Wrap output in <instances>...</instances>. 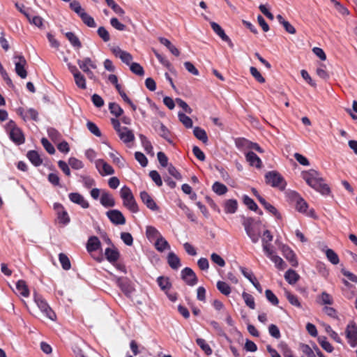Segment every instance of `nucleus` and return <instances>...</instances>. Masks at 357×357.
I'll list each match as a JSON object with an SVG mask.
<instances>
[{
  "mask_svg": "<svg viewBox=\"0 0 357 357\" xmlns=\"http://www.w3.org/2000/svg\"><path fill=\"white\" fill-rule=\"evenodd\" d=\"M302 177L305 182L316 191L322 195H329L331 192V188L328 184L324 183L320 174L314 169H310L302 172Z\"/></svg>",
  "mask_w": 357,
  "mask_h": 357,
  "instance_id": "f257e3e1",
  "label": "nucleus"
},
{
  "mask_svg": "<svg viewBox=\"0 0 357 357\" xmlns=\"http://www.w3.org/2000/svg\"><path fill=\"white\" fill-rule=\"evenodd\" d=\"M5 130L10 139L16 145H21L25 142V135L22 130L17 126L13 120H10L6 123Z\"/></svg>",
  "mask_w": 357,
  "mask_h": 357,
  "instance_id": "f03ea898",
  "label": "nucleus"
},
{
  "mask_svg": "<svg viewBox=\"0 0 357 357\" xmlns=\"http://www.w3.org/2000/svg\"><path fill=\"white\" fill-rule=\"evenodd\" d=\"M120 196L123 200V205L130 212L136 213L139 211L137 203L130 188L123 186L120 190Z\"/></svg>",
  "mask_w": 357,
  "mask_h": 357,
  "instance_id": "7ed1b4c3",
  "label": "nucleus"
},
{
  "mask_svg": "<svg viewBox=\"0 0 357 357\" xmlns=\"http://www.w3.org/2000/svg\"><path fill=\"white\" fill-rule=\"evenodd\" d=\"M257 223L252 218H244L242 222L247 235L253 243H257L261 237V230Z\"/></svg>",
  "mask_w": 357,
  "mask_h": 357,
  "instance_id": "20e7f679",
  "label": "nucleus"
},
{
  "mask_svg": "<svg viewBox=\"0 0 357 357\" xmlns=\"http://www.w3.org/2000/svg\"><path fill=\"white\" fill-rule=\"evenodd\" d=\"M265 181L268 185L284 190L287 183L283 176L276 171H270L265 174Z\"/></svg>",
  "mask_w": 357,
  "mask_h": 357,
  "instance_id": "39448f33",
  "label": "nucleus"
},
{
  "mask_svg": "<svg viewBox=\"0 0 357 357\" xmlns=\"http://www.w3.org/2000/svg\"><path fill=\"white\" fill-rule=\"evenodd\" d=\"M34 301L40 310V311L50 319L54 321L56 318V315L54 312L52 310V308L49 306L47 301L43 298V297L37 294H33Z\"/></svg>",
  "mask_w": 357,
  "mask_h": 357,
  "instance_id": "423d86ee",
  "label": "nucleus"
},
{
  "mask_svg": "<svg viewBox=\"0 0 357 357\" xmlns=\"http://www.w3.org/2000/svg\"><path fill=\"white\" fill-rule=\"evenodd\" d=\"M291 197L296 202V209L298 212L304 213L312 218H316L314 210L312 208L307 211V203L297 192H292Z\"/></svg>",
  "mask_w": 357,
  "mask_h": 357,
  "instance_id": "0eeeda50",
  "label": "nucleus"
},
{
  "mask_svg": "<svg viewBox=\"0 0 357 357\" xmlns=\"http://www.w3.org/2000/svg\"><path fill=\"white\" fill-rule=\"evenodd\" d=\"M345 335L351 347H355L357 346V325L354 321H351L347 326Z\"/></svg>",
  "mask_w": 357,
  "mask_h": 357,
  "instance_id": "6e6552de",
  "label": "nucleus"
},
{
  "mask_svg": "<svg viewBox=\"0 0 357 357\" xmlns=\"http://www.w3.org/2000/svg\"><path fill=\"white\" fill-rule=\"evenodd\" d=\"M15 61V70L18 76L22 79H24L27 76V72L25 69L26 65V61L24 56L17 55L14 56Z\"/></svg>",
  "mask_w": 357,
  "mask_h": 357,
  "instance_id": "1a4fd4ad",
  "label": "nucleus"
},
{
  "mask_svg": "<svg viewBox=\"0 0 357 357\" xmlns=\"http://www.w3.org/2000/svg\"><path fill=\"white\" fill-rule=\"evenodd\" d=\"M182 280L189 286H195L198 282V278L193 271L189 267L184 268L181 273Z\"/></svg>",
  "mask_w": 357,
  "mask_h": 357,
  "instance_id": "9d476101",
  "label": "nucleus"
},
{
  "mask_svg": "<svg viewBox=\"0 0 357 357\" xmlns=\"http://www.w3.org/2000/svg\"><path fill=\"white\" fill-rule=\"evenodd\" d=\"M106 215L110 222L114 225H124L126 223V220L124 215L117 209L107 211Z\"/></svg>",
  "mask_w": 357,
  "mask_h": 357,
  "instance_id": "9b49d317",
  "label": "nucleus"
},
{
  "mask_svg": "<svg viewBox=\"0 0 357 357\" xmlns=\"http://www.w3.org/2000/svg\"><path fill=\"white\" fill-rule=\"evenodd\" d=\"M54 209L56 212L57 218L60 223L67 225L70 222L69 215L61 204L54 203Z\"/></svg>",
  "mask_w": 357,
  "mask_h": 357,
  "instance_id": "f8f14e48",
  "label": "nucleus"
},
{
  "mask_svg": "<svg viewBox=\"0 0 357 357\" xmlns=\"http://www.w3.org/2000/svg\"><path fill=\"white\" fill-rule=\"evenodd\" d=\"M116 282L121 291L127 296H130L132 293L134 291V288L130 284L129 280L126 278H117Z\"/></svg>",
  "mask_w": 357,
  "mask_h": 357,
  "instance_id": "ddd939ff",
  "label": "nucleus"
},
{
  "mask_svg": "<svg viewBox=\"0 0 357 357\" xmlns=\"http://www.w3.org/2000/svg\"><path fill=\"white\" fill-rule=\"evenodd\" d=\"M95 163L96 168L102 176L112 175L114 173L113 167L105 162L104 160L98 159Z\"/></svg>",
  "mask_w": 357,
  "mask_h": 357,
  "instance_id": "4468645a",
  "label": "nucleus"
},
{
  "mask_svg": "<svg viewBox=\"0 0 357 357\" xmlns=\"http://www.w3.org/2000/svg\"><path fill=\"white\" fill-rule=\"evenodd\" d=\"M154 129L158 132L159 135L164 138L169 144H172L171 139V132L169 129L161 122H156L154 125Z\"/></svg>",
  "mask_w": 357,
  "mask_h": 357,
  "instance_id": "2eb2a0df",
  "label": "nucleus"
},
{
  "mask_svg": "<svg viewBox=\"0 0 357 357\" xmlns=\"http://www.w3.org/2000/svg\"><path fill=\"white\" fill-rule=\"evenodd\" d=\"M213 31L225 42L227 43L230 47H234V44L231 42L229 36L225 33V31L222 27L216 22H211L210 23Z\"/></svg>",
  "mask_w": 357,
  "mask_h": 357,
  "instance_id": "dca6fc26",
  "label": "nucleus"
},
{
  "mask_svg": "<svg viewBox=\"0 0 357 357\" xmlns=\"http://www.w3.org/2000/svg\"><path fill=\"white\" fill-rule=\"evenodd\" d=\"M112 52L115 56L119 57L126 64H131L132 56L129 52L122 50L119 47L112 48Z\"/></svg>",
  "mask_w": 357,
  "mask_h": 357,
  "instance_id": "f3484780",
  "label": "nucleus"
},
{
  "mask_svg": "<svg viewBox=\"0 0 357 357\" xmlns=\"http://www.w3.org/2000/svg\"><path fill=\"white\" fill-rule=\"evenodd\" d=\"M283 256L289 261L291 265L294 267H297L298 265L296 254L288 245H282L281 248Z\"/></svg>",
  "mask_w": 357,
  "mask_h": 357,
  "instance_id": "a211bd4d",
  "label": "nucleus"
},
{
  "mask_svg": "<svg viewBox=\"0 0 357 357\" xmlns=\"http://www.w3.org/2000/svg\"><path fill=\"white\" fill-rule=\"evenodd\" d=\"M140 198L142 202L149 208L150 210L156 211H158L159 207L151 197V195L146 191L140 192Z\"/></svg>",
  "mask_w": 357,
  "mask_h": 357,
  "instance_id": "6ab92c4d",
  "label": "nucleus"
},
{
  "mask_svg": "<svg viewBox=\"0 0 357 357\" xmlns=\"http://www.w3.org/2000/svg\"><path fill=\"white\" fill-rule=\"evenodd\" d=\"M70 200L78 205L83 208H88L89 207V202L84 199V197L78 192H71L68 195Z\"/></svg>",
  "mask_w": 357,
  "mask_h": 357,
  "instance_id": "aec40b11",
  "label": "nucleus"
},
{
  "mask_svg": "<svg viewBox=\"0 0 357 357\" xmlns=\"http://www.w3.org/2000/svg\"><path fill=\"white\" fill-rule=\"evenodd\" d=\"M100 204L105 208L114 207L115 200L111 193L107 191H102L100 199Z\"/></svg>",
  "mask_w": 357,
  "mask_h": 357,
  "instance_id": "412c9836",
  "label": "nucleus"
},
{
  "mask_svg": "<svg viewBox=\"0 0 357 357\" xmlns=\"http://www.w3.org/2000/svg\"><path fill=\"white\" fill-rule=\"evenodd\" d=\"M245 159L250 165L260 169L262 167V162L259 157L253 151H248L245 153Z\"/></svg>",
  "mask_w": 357,
  "mask_h": 357,
  "instance_id": "4be33fe9",
  "label": "nucleus"
},
{
  "mask_svg": "<svg viewBox=\"0 0 357 357\" xmlns=\"http://www.w3.org/2000/svg\"><path fill=\"white\" fill-rule=\"evenodd\" d=\"M240 269L243 276L253 284V286L257 289L259 292L261 293L262 287L253 273L252 272H248L246 268L243 267H241Z\"/></svg>",
  "mask_w": 357,
  "mask_h": 357,
  "instance_id": "5701e85b",
  "label": "nucleus"
},
{
  "mask_svg": "<svg viewBox=\"0 0 357 357\" xmlns=\"http://www.w3.org/2000/svg\"><path fill=\"white\" fill-rule=\"evenodd\" d=\"M118 135L119 138L126 144L135 140V135L132 131L127 127H123V130Z\"/></svg>",
  "mask_w": 357,
  "mask_h": 357,
  "instance_id": "b1692460",
  "label": "nucleus"
},
{
  "mask_svg": "<svg viewBox=\"0 0 357 357\" xmlns=\"http://www.w3.org/2000/svg\"><path fill=\"white\" fill-rule=\"evenodd\" d=\"M101 243L97 236H93L89 238L86 243V250L89 253L100 248Z\"/></svg>",
  "mask_w": 357,
  "mask_h": 357,
  "instance_id": "393cba45",
  "label": "nucleus"
},
{
  "mask_svg": "<svg viewBox=\"0 0 357 357\" xmlns=\"http://www.w3.org/2000/svg\"><path fill=\"white\" fill-rule=\"evenodd\" d=\"M77 64L83 72L89 70V67L93 69L97 68L96 64L89 57H86L83 60L78 59Z\"/></svg>",
  "mask_w": 357,
  "mask_h": 357,
  "instance_id": "a878e982",
  "label": "nucleus"
},
{
  "mask_svg": "<svg viewBox=\"0 0 357 357\" xmlns=\"http://www.w3.org/2000/svg\"><path fill=\"white\" fill-rule=\"evenodd\" d=\"M105 255L107 260L110 263L116 262L120 255L117 249H112L109 248L105 249Z\"/></svg>",
  "mask_w": 357,
  "mask_h": 357,
  "instance_id": "bb28decb",
  "label": "nucleus"
},
{
  "mask_svg": "<svg viewBox=\"0 0 357 357\" xmlns=\"http://www.w3.org/2000/svg\"><path fill=\"white\" fill-rule=\"evenodd\" d=\"M16 289L17 293L23 297H28L29 296V289L26 282L23 280H20L17 282Z\"/></svg>",
  "mask_w": 357,
  "mask_h": 357,
  "instance_id": "cd10ccee",
  "label": "nucleus"
},
{
  "mask_svg": "<svg viewBox=\"0 0 357 357\" xmlns=\"http://www.w3.org/2000/svg\"><path fill=\"white\" fill-rule=\"evenodd\" d=\"M157 283L160 289L165 293H167L172 287V283L167 277L159 276L157 278Z\"/></svg>",
  "mask_w": 357,
  "mask_h": 357,
  "instance_id": "c85d7f7f",
  "label": "nucleus"
},
{
  "mask_svg": "<svg viewBox=\"0 0 357 357\" xmlns=\"http://www.w3.org/2000/svg\"><path fill=\"white\" fill-rule=\"evenodd\" d=\"M237 208L238 202L234 199L227 200L224 204V210L226 213H234Z\"/></svg>",
  "mask_w": 357,
  "mask_h": 357,
  "instance_id": "c756f323",
  "label": "nucleus"
},
{
  "mask_svg": "<svg viewBox=\"0 0 357 357\" xmlns=\"http://www.w3.org/2000/svg\"><path fill=\"white\" fill-rule=\"evenodd\" d=\"M167 262L169 266L174 270L178 269L181 266L180 259L174 252L168 254Z\"/></svg>",
  "mask_w": 357,
  "mask_h": 357,
  "instance_id": "7c9ffc66",
  "label": "nucleus"
},
{
  "mask_svg": "<svg viewBox=\"0 0 357 357\" xmlns=\"http://www.w3.org/2000/svg\"><path fill=\"white\" fill-rule=\"evenodd\" d=\"M26 156L30 162L36 167L40 166L43 162L40 155L36 151H28Z\"/></svg>",
  "mask_w": 357,
  "mask_h": 357,
  "instance_id": "2f4dec72",
  "label": "nucleus"
},
{
  "mask_svg": "<svg viewBox=\"0 0 357 357\" xmlns=\"http://www.w3.org/2000/svg\"><path fill=\"white\" fill-rule=\"evenodd\" d=\"M284 278L290 284H294L299 280V275L292 269H289L284 274Z\"/></svg>",
  "mask_w": 357,
  "mask_h": 357,
  "instance_id": "473e14b6",
  "label": "nucleus"
},
{
  "mask_svg": "<svg viewBox=\"0 0 357 357\" xmlns=\"http://www.w3.org/2000/svg\"><path fill=\"white\" fill-rule=\"evenodd\" d=\"M159 41L161 44L167 47V49L171 52L172 54L176 56H178L180 54L179 50L172 44V43L167 38L160 37L159 38Z\"/></svg>",
  "mask_w": 357,
  "mask_h": 357,
  "instance_id": "72a5a7b5",
  "label": "nucleus"
},
{
  "mask_svg": "<svg viewBox=\"0 0 357 357\" xmlns=\"http://www.w3.org/2000/svg\"><path fill=\"white\" fill-rule=\"evenodd\" d=\"M155 248L159 252H163L170 248L169 243L162 236V235L156 240Z\"/></svg>",
  "mask_w": 357,
  "mask_h": 357,
  "instance_id": "f704fd0d",
  "label": "nucleus"
},
{
  "mask_svg": "<svg viewBox=\"0 0 357 357\" xmlns=\"http://www.w3.org/2000/svg\"><path fill=\"white\" fill-rule=\"evenodd\" d=\"M146 236L149 241H153L154 239H158L161 234L159 231L153 226H147L146 228Z\"/></svg>",
  "mask_w": 357,
  "mask_h": 357,
  "instance_id": "c9c22d12",
  "label": "nucleus"
},
{
  "mask_svg": "<svg viewBox=\"0 0 357 357\" xmlns=\"http://www.w3.org/2000/svg\"><path fill=\"white\" fill-rule=\"evenodd\" d=\"M195 137L199 140L202 141L204 144L208 142V137L206 131L200 127H195L193 130Z\"/></svg>",
  "mask_w": 357,
  "mask_h": 357,
  "instance_id": "e433bc0d",
  "label": "nucleus"
},
{
  "mask_svg": "<svg viewBox=\"0 0 357 357\" xmlns=\"http://www.w3.org/2000/svg\"><path fill=\"white\" fill-rule=\"evenodd\" d=\"M66 38L69 40L70 44L77 49L82 47V43L78 37L73 32H67L65 33Z\"/></svg>",
  "mask_w": 357,
  "mask_h": 357,
  "instance_id": "4c0bfd02",
  "label": "nucleus"
},
{
  "mask_svg": "<svg viewBox=\"0 0 357 357\" xmlns=\"http://www.w3.org/2000/svg\"><path fill=\"white\" fill-rule=\"evenodd\" d=\"M216 287L218 291L225 296H229L231 292V287L225 282L218 281Z\"/></svg>",
  "mask_w": 357,
  "mask_h": 357,
  "instance_id": "58836bf2",
  "label": "nucleus"
},
{
  "mask_svg": "<svg viewBox=\"0 0 357 357\" xmlns=\"http://www.w3.org/2000/svg\"><path fill=\"white\" fill-rule=\"evenodd\" d=\"M235 145L236 148L243 151L248 149L250 140L244 137H238L234 139Z\"/></svg>",
  "mask_w": 357,
  "mask_h": 357,
  "instance_id": "ea45409f",
  "label": "nucleus"
},
{
  "mask_svg": "<svg viewBox=\"0 0 357 357\" xmlns=\"http://www.w3.org/2000/svg\"><path fill=\"white\" fill-rule=\"evenodd\" d=\"M79 17L82 22L89 27L93 28L96 26V23L94 19L85 11L82 13Z\"/></svg>",
  "mask_w": 357,
  "mask_h": 357,
  "instance_id": "a19ab883",
  "label": "nucleus"
},
{
  "mask_svg": "<svg viewBox=\"0 0 357 357\" xmlns=\"http://www.w3.org/2000/svg\"><path fill=\"white\" fill-rule=\"evenodd\" d=\"M268 258L275 264L276 268L279 270H284L287 267L286 263L280 257L273 254Z\"/></svg>",
  "mask_w": 357,
  "mask_h": 357,
  "instance_id": "79ce46f5",
  "label": "nucleus"
},
{
  "mask_svg": "<svg viewBox=\"0 0 357 357\" xmlns=\"http://www.w3.org/2000/svg\"><path fill=\"white\" fill-rule=\"evenodd\" d=\"M285 296L290 304H291L292 305H294L296 307L302 308V305H301V302L299 301L298 298L296 295H294V294H291V292L286 291Z\"/></svg>",
  "mask_w": 357,
  "mask_h": 357,
  "instance_id": "37998d69",
  "label": "nucleus"
},
{
  "mask_svg": "<svg viewBox=\"0 0 357 357\" xmlns=\"http://www.w3.org/2000/svg\"><path fill=\"white\" fill-rule=\"evenodd\" d=\"M139 137L141 141L142 145L144 147V150L146 151V153H152L153 148L148 138L142 134H140L139 135Z\"/></svg>",
  "mask_w": 357,
  "mask_h": 357,
  "instance_id": "c03bdc74",
  "label": "nucleus"
},
{
  "mask_svg": "<svg viewBox=\"0 0 357 357\" xmlns=\"http://www.w3.org/2000/svg\"><path fill=\"white\" fill-rule=\"evenodd\" d=\"M107 5L110 7L117 15L122 16L125 14L124 10L119 6L114 0H105Z\"/></svg>",
  "mask_w": 357,
  "mask_h": 357,
  "instance_id": "a18cd8bd",
  "label": "nucleus"
},
{
  "mask_svg": "<svg viewBox=\"0 0 357 357\" xmlns=\"http://www.w3.org/2000/svg\"><path fill=\"white\" fill-rule=\"evenodd\" d=\"M109 109L110 113L116 117H119L123 114V109L116 102H110L109 104Z\"/></svg>",
  "mask_w": 357,
  "mask_h": 357,
  "instance_id": "49530a36",
  "label": "nucleus"
},
{
  "mask_svg": "<svg viewBox=\"0 0 357 357\" xmlns=\"http://www.w3.org/2000/svg\"><path fill=\"white\" fill-rule=\"evenodd\" d=\"M212 189L214 192H215L218 195H225L228 189L227 186L218 181H216L213 183L212 186Z\"/></svg>",
  "mask_w": 357,
  "mask_h": 357,
  "instance_id": "de8ad7c7",
  "label": "nucleus"
},
{
  "mask_svg": "<svg viewBox=\"0 0 357 357\" xmlns=\"http://www.w3.org/2000/svg\"><path fill=\"white\" fill-rule=\"evenodd\" d=\"M197 344L204 351L206 355H211L213 352L210 346L206 343V340L202 338H197L196 340Z\"/></svg>",
  "mask_w": 357,
  "mask_h": 357,
  "instance_id": "09e8293b",
  "label": "nucleus"
},
{
  "mask_svg": "<svg viewBox=\"0 0 357 357\" xmlns=\"http://www.w3.org/2000/svg\"><path fill=\"white\" fill-rule=\"evenodd\" d=\"M59 260L61 264L63 269L66 271L70 269L71 264L68 257L66 254L60 253L59 255Z\"/></svg>",
  "mask_w": 357,
  "mask_h": 357,
  "instance_id": "8fccbe9b",
  "label": "nucleus"
},
{
  "mask_svg": "<svg viewBox=\"0 0 357 357\" xmlns=\"http://www.w3.org/2000/svg\"><path fill=\"white\" fill-rule=\"evenodd\" d=\"M318 342L321 347L327 352L331 353L333 351V347L328 341H327V338L326 337H319L318 338Z\"/></svg>",
  "mask_w": 357,
  "mask_h": 357,
  "instance_id": "3c124183",
  "label": "nucleus"
},
{
  "mask_svg": "<svg viewBox=\"0 0 357 357\" xmlns=\"http://www.w3.org/2000/svg\"><path fill=\"white\" fill-rule=\"evenodd\" d=\"M242 297L246 304L250 309L254 310L255 308V302L254 297L246 292H243Z\"/></svg>",
  "mask_w": 357,
  "mask_h": 357,
  "instance_id": "603ef678",
  "label": "nucleus"
},
{
  "mask_svg": "<svg viewBox=\"0 0 357 357\" xmlns=\"http://www.w3.org/2000/svg\"><path fill=\"white\" fill-rule=\"evenodd\" d=\"M178 116L179 121L184 125L185 128H190L192 127V120L189 116L182 112H179L178 114Z\"/></svg>",
  "mask_w": 357,
  "mask_h": 357,
  "instance_id": "864d4df0",
  "label": "nucleus"
},
{
  "mask_svg": "<svg viewBox=\"0 0 357 357\" xmlns=\"http://www.w3.org/2000/svg\"><path fill=\"white\" fill-rule=\"evenodd\" d=\"M243 203L248 206V208L253 211H257L258 206L255 201L248 195H244L243 197Z\"/></svg>",
  "mask_w": 357,
  "mask_h": 357,
  "instance_id": "5fc2aeb1",
  "label": "nucleus"
},
{
  "mask_svg": "<svg viewBox=\"0 0 357 357\" xmlns=\"http://www.w3.org/2000/svg\"><path fill=\"white\" fill-rule=\"evenodd\" d=\"M74 79L76 85L79 88L82 89H85L86 88V79L81 73L79 74L77 73V75L74 76Z\"/></svg>",
  "mask_w": 357,
  "mask_h": 357,
  "instance_id": "6e6d98bb",
  "label": "nucleus"
},
{
  "mask_svg": "<svg viewBox=\"0 0 357 357\" xmlns=\"http://www.w3.org/2000/svg\"><path fill=\"white\" fill-rule=\"evenodd\" d=\"M328 259L334 265L339 263L340 259L338 255L332 250L328 249L326 252Z\"/></svg>",
  "mask_w": 357,
  "mask_h": 357,
  "instance_id": "4d7b16f0",
  "label": "nucleus"
},
{
  "mask_svg": "<svg viewBox=\"0 0 357 357\" xmlns=\"http://www.w3.org/2000/svg\"><path fill=\"white\" fill-rule=\"evenodd\" d=\"M319 299L321 305H332L333 303L332 296L326 291L321 293L319 296Z\"/></svg>",
  "mask_w": 357,
  "mask_h": 357,
  "instance_id": "13d9d810",
  "label": "nucleus"
},
{
  "mask_svg": "<svg viewBox=\"0 0 357 357\" xmlns=\"http://www.w3.org/2000/svg\"><path fill=\"white\" fill-rule=\"evenodd\" d=\"M86 127H87L88 130L92 134H93L95 136H96V137H101L102 133H101L99 128L96 126V123H93L91 121H88L86 123Z\"/></svg>",
  "mask_w": 357,
  "mask_h": 357,
  "instance_id": "bf43d9fd",
  "label": "nucleus"
},
{
  "mask_svg": "<svg viewBox=\"0 0 357 357\" xmlns=\"http://www.w3.org/2000/svg\"><path fill=\"white\" fill-rule=\"evenodd\" d=\"M265 295L267 300L273 305H278L279 303V300L277 296L273 294V292L270 289H266L265 291Z\"/></svg>",
  "mask_w": 357,
  "mask_h": 357,
  "instance_id": "052dcab7",
  "label": "nucleus"
},
{
  "mask_svg": "<svg viewBox=\"0 0 357 357\" xmlns=\"http://www.w3.org/2000/svg\"><path fill=\"white\" fill-rule=\"evenodd\" d=\"M41 144L48 153L54 154L55 153V149L54 146L49 142L47 138L43 137L41 139Z\"/></svg>",
  "mask_w": 357,
  "mask_h": 357,
  "instance_id": "680f3d73",
  "label": "nucleus"
},
{
  "mask_svg": "<svg viewBox=\"0 0 357 357\" xmlns=\"http://www.w3.org/2000/svg\"><path fill=\"white\" fill-rule=\"evenodd\" d=\"M250 74L252 75V77L259 83H264L265 79L264 77L261 75V73L258 71V70L255 67H250Z\"/></svg>",
  "mask_w": 357,
  "mask_h": 357,
  "instance_id": "e2e57ef3",
  "label": "nucleus"
},
{
  "mask_svg": "<svg viewBox=\"0 0 357 357\" xmlns=\"http://www.w3.org/2000/svg\"><path fill=\"white\" fill-rule=\"evenodd\" d=\"M130 68L133 73L137 75L142 76L144 74V68L137 63H132L130 65Z\"/></svg>",
  "mask_w": 357,
  "mask_h": 357,
  "instance_id": "0e129e2a",
  "label": "nucleus"
},
{
  "mask_svg": "<svg viewBox=\"0 0 357 357\" xmlns=\"http://www.w3.org/2000/svg\"><path fill=\"white\" fill-rule=\"evenodd\" d=\"M23 119L24 120H26V119H30L37 121L38 120V113L36 109L30 108L26 111L25 115L23 116Z\"/></svg>",
  "mask_w": 357,
  "mask_h": 357,
  "instance_id": "69168bd1",
  "label": "nucleus"
},
{
  "mask_svg": "<svg viewBox=\"0 0 357 357\" xmlns=\"http://www.w3.org/2000/svg\"><path fill=\"white\" fill-rule=\"evenodd\" d=\"M97 33L104 42H108L110 40L109 33L104 26H100Z\"/></svg>",
  "mask_w": 357,
  "mask_h": 357,
  "instance_id": "338daca9",
  "label": "nucleus"
},
{
  "mask_svg": "<svg viewBox=\"0 0 357 357\" xmlns=\"http://www.w3.org/2000/svg\"><path fill=\"white\" fill-rule=\"evenodd\" d=\"M149 176L151 178V179L155 182L156 185L158 187L162 186V181L160 177V175L159 173L155 170H152L149 172Z\"/></svg>",
  "mask_w": 357,
  "mask_h": 357,
  "instance_id": "774afa93",
  "label": "nucleus"
}]
</instances>
